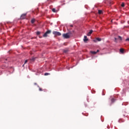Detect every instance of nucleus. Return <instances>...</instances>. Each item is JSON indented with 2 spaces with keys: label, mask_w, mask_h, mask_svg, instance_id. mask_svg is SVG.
<instances>
[{
  "label": "nucleus",
  "mask_w": 129,
  "mask_h": 129,
  "mask_svg": "<svg viewBox=\"0 0 129 129\" xmlns=\"http://www.w3.org/2000/svg\"><path fill=\"white\" fill-rule=\"evenodd\" d=\"M27 62H28V60H25V64H26V63H27Z\"/></svg>",
  "instance_id": "nucleus-18"
},
{
  "label": "nucleus",
  "mask_w": 129,
  "mask_h": 129,
  "mask_svg": "<svg viewBox=\"0 0 129 129\" xmlns=\"http://www.w3.org/2000/svg\"><path fill=\"white\" fill-rule=\"evenodd\" d=\"M52 12H53L54 13H55V12H56V10L55 9H52Z\"/></svg>",
  "instance_id": "nucleus-11"
},
{
  "label": "nucleus",
  "mask_w": 129,
  "mask_h": 129,
  "mask_svg": "<svg viewBox=\"0 0 129 129\" xmlns=\"http://www.w3.org/2000/svg\"><path fill=\"white\" fill-rule=\"evenodd\" d=\"M44 75H45V76H47V75H49V73H45V74H44Z\"/></svg>",
  "instance_id": "nucleus-14"
},
{
  "label": "nucleus",
  "mask_w": 129,
  "mask_h": 129,
  "mask_svg": "<svg viewBox=\"0 0 129 129\" xmlns=\"http://www.w3.org/2000/svg\"><path fill=\"white\" fill-rule=\"evenodd\" d=\"M36 34H37V35H40V34H41V33L40 32L38 31L36 32Z\"/></svg>",
  "instance_id": "nucleus-12"
},
{
  "label": "nucleus",
  "mask_w": 129,
  "mask_h": 129,
  "mask_svg": "<svg viewBox=\"0 0 129 129\" xmlns=\"http://www.w3.org/2000/svg\"><path fill=\"white\" fill-rule=\"evenodd\" d=\"M53 34L55 36H61V33L59 32L54 31Z\"/></svg>",
  "instance_id": "nucleus-1"
},
{
  "label": "nucleus",
  "mask_w": 129,
  "mask_h": 129,
  "mask_svg": "<svg viewBox=\"0 0 129 129\" xmlns=\"http://www.w3.org/2000/svg\"><path fill=\"white\" fill-rule=\"evenodd\" d=\"M121 7L123 8V7H124V3H122V4L121 5Z\"/></svg>",
  "instance_id": "nucleus-10"
},
{
  "label": "nucleus",
  "mask_w": 129,
  "mask_h": 129,
  "mask_svg": "<svg viewBox=\"0 0 129 129\" xmlns=\"http://www.w3.org/2000/svg\"><path fill=\"white\" fill-rule=\"evenodd\" d=\"M42 88H39V91H42Z\"/></svg>",
  "instance_id": "nucleus-17"
},
{
  "label": "nucleus",
  "mask_w": 129,
  "mask_h": 129,
  "mask_svg": "<svg viewBox=\"0 0 129 129\" xmlns=\"http://www.w3.org/2000/svg\"><path fill=\"white\" fill-rule=\"evenodd\" d=\"M31 23L32 24H34L35 23V19H32L31 20Z\"/></svg>",
  "instance_id": "nucleus-8"
},
{
  "label": "nucleus",
  "mask_w": 129,
  "mask_h": 129,
  "mask_svg": "<svg viewBox=\"0 0 129 129\" xmlns=\"http://www.w3.org/2000/svg\"><path fill=\"white\" fill-rule=\"evenodd\" d=\"M124 51V50L123 49V48H121L120 49V53H123V51Z\"/></svg>",
  "instance_id": "nucleus-6"
},
{
  "label": "nucleus",
  "mask_w": 129,
  "mask_h": 129,
  "mask_svg": "<svg viewBox=\"0 0 129 129\" xmlns=\"http://www.w3.org/2000/svg\"><path fill=\"white\" fill-rule=\"evenodd\" d=\"M119 38H120V40H121V37L119 36Z\"/></svg>",
  "instance_id": "nucleus-19"
},
{
  "label": "nucleus",
  "mask_w": 129,
  "mask_h": 129,
  "mask_svg": "<svg viewBox=\"0 0 129 129\" xmlns=\"http://www.w3.org/2000/svg\"><path fill=\"white\" fill-rule=\"evenodd\" d=\"M98 52H99V50H97V52L91 51L90 52L91 53V54H96V53H98Z\"/></svg>",
  "instance_id": "nucleus-5"
},
{
  "label": "nucleus",
  "mask_w": 129,
  "mask_h": 129,
  "mask_svg": "<svg viewBox=\"0 0 129 129\" xmlns=\"http://www.w3.org/2000/svg\"><path fill=\"white\" fill-rule=\"evenodd\" d=\"M84 42H87L88 41V39L87 38V36H85L84 38Z\"/></svg>",
  "instance_id": "nucleus-4"
},
{
  "label": "nucleus",
  "mask_w": 129,
  "mask_h": 129,
  "mask_svg": "<svg viewBox=\"0 0 129 129\" xmlns=\"http://www.w3.org/2000/svg\"><path fill=\"white\" fill-rule=\"evenodd\" d=\"M96 40H97V41H101V38H96Z\"/></svg>",
  "instance_id": "nucleus-9"
},
{
  "label": "nucleus",
  "mask_w": 129,
  "mask_h": 129,
  "mask_svg": "<svg viewBox=\"0 0 129 129\" xmlns=\"http://www.w3.org/2000/svg\"><path fill=\"white\" fill-rule=\"evenodd\" d=\"M90 35H91V34H90L89 32V33H88V34H87V36H90Z\"/></svg>",
  "instance_id": "nucleus-16"
},
{
  "label": "nucleus",
  "mask_w": 129,
  "mask_h": 129,
  "mask_svg": "<svg viewBox=\"0 0 129 129\" xmlns=\"http://www.w3.org/2000/svg\"><path fill=\"white\" fill-rule=\"evenodd\" d=\"M125 41H129V38L125 39Z\"/></svg>",
  "instance_id": "nucleus-15"
},
{
  "label": "nucleus",
  "mask_w": 129,
  "mask_h": 129,
  "mask_svg": "<svg viewBox=\"0 0 129 129\" xmlns=\"http://www.w3.org/2000/svg\"><path fill=\"white\" fill-rule=\"evenodd\" d=\"M63 37L65 38V39H68L69 38H70V35L69 34H63Z\"/></svg>",
  "instance_id": "nucleus-2"
},
{
  "label": "nucleus",
  "mask_w": 129,
  "mask_h": 129,
  "mask_svg": "<svg viewBox=\"0 0 129 129\" xmlns=\"http://www.w3.org/2000/svg\"><path fill=\"white\" fill-rule=\"evenodd\" d=\"M51 33V31L48 30L43 35V37H47L48 36V34H50Z\"/></svg>",
  "instance_id": "nucleus-3"
},
{
  "label": "nucleus",
  "mask_w": 129,
  "mask_h": 129,
  "mask_svg": "<svg viewBox=\"0 0 129 129\" xmlns=\"http://www.w3.org/2000/svg\"><path fill=\"white\" fill-rule=\"evenodd\" d=\"M98 14H99V15L102 14V11H101V10H99V11H98Z\"/></svg>",
  "instance_id": "nucleus-7"
},
{
  "label": "nucleus",
  "mask_w": 129,
  "mask_h": 129,
  "mask_svg": "<svg viewBox=\"0 0 129 129\" xmlns=\"http://www.w3.org/2000/svg\"><path fill=\"white\" fill-rule=\"evenodd\" d=\"M92 32H93V31L92 30H91V31L89 32V33L91 35V34H92Z\"/></svg>",
  "instance_id": "nucleus-13"
}]
</instances>
